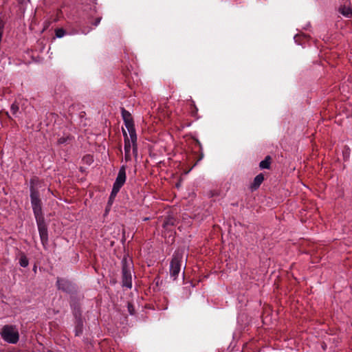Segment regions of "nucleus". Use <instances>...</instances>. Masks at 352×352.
<instances>
[{"label":"nucleus","mask_w":352,"mask_h":352,"mask_svg":"<svg viewBox=\"0 0 352 352\" xmlns=\"http://www.w3.org/2000/svg\"><path fill=\"white\" fill-rule=\"evenodd\" d=\"M168 223H168V221H166V222H164V227H166V226H167V225H168Z\"/></svg>","instance_id":"24"},{"label":"nucleus","mask_w":352,"mask_h":352,"mask_svg":"<svg viewBox=\"0 0 352 352\" xmlns=\"http://www.w3.org/2000/svg\"><path fill=\"white\" fill-rule=\"evenodd\" d=\"M57 135L56 144L58 146L72 144L74 140V137L69 132L67 128L63 130L62 135L57 133Z\"/></svg>","instance_id":"7"},{"label":"nucleus","mask_w":352,"mask_h":352,"mask_svg":"<svg viewBox=\"0 0 352 352\" xmlns=\"http://www.w3.org/2000/svg\"><path fill=\"white\" fill-rule=\"evenodd\" d=\"M131 268L130 263H129L126 258H124L122 260V285L129 289L132 287Z\"/></svg>","instance_id":"5"},{"label":"nucleus","mask_w":352,"mask_h":352,"mask_svg":"<svg viewBox=\"0 0 352 352\" xmlns=\"http://www.w3.org/2000/svg\"><path fill=\"white\" fill-rule=\"evenodd\" d=\"M100 21H101V17H97L95 19L94 22L93 23V25L94 26H97L100 23Z\"/></svg>","instance_id":"22"},{"label":"nucleus","mask_w":352,"mask_h":352,"mask_svg":"<svg viewBox=\"0 0 352 352\" xmlns=\"http://www.w3.org/2000/svg\"><path fill=\"white\" fill-rule=\"evenodd\" d=\"M190 113L192 117H193L195 120H197L199 118L198 116V109L196 107L194 101H190Z\"/></svg>","instance_id":"16"},{"label":"nucleus","mask_w":352,"mask_h":352,"mask_svg":"<svg viewBox=\"0 0 352 352\" xmlns=\"http://www.w3.org/2000/svg\"><path fill=\"white\" fill-rule=\"evenodd\" d=\"M122 133L124 136V160L126 162L131 161V148L133 147V144L128 134L126 131L122 129Z\"/></svg>","instance_id":"8"},{"label":"nucleus","mask_w":352,"mask_h":352,"mask_svg":"<svg viewBox=\"0 0 352 352\" xmlns=\"http://www.w3.org/2000/svg\"><path fill=\"white\" fill-rule=\"evenodd\" d=\"M272 157L270 155H267L259 163V167L261 169H270Z\"/></svg>","instance_id":"14"},{"label":"nucleus","mask_w":352,"mask_h":352,"mask_svg":"<svg viewBox=\"0 0 352 352\" xmlns=\"http://www.w3.org/2000/svg\"><path fill=\"white\" fill-rule=\"evenodd\" d=\"M0 334L3 340L8 343L16 344L19 340V331L14 325L7 324L3 326Z\"/></svg>","instance_id":"3"},{"label":"nucleus","mask_w":352,"mask_h":352,"mask_svg":"<svg viewBox=\"0 0 352 352\" xmlns=\"http://www.w3.org/2000/svg\"><path fill=\"white\" fill-rule=\"evenodd\" d=\"M120 190V188L113 186V188H112V190H111V195L109 197V201H111L112 199H113L116 197V196L117 195V194L118 193Z\"/></svg>","instance_id":"19"},{"label":"nucleus","mask_w":352,"mask_h":352,"mask_svg":"<svg viewBox=\"0 0 352 352\" xmlns=\"http://www.w3.org/2000/svg\"><path fill=\"white\" fill-rule=\"evenodd\" d=\"M299 37H300V36H298V35H296V36L294 37V39H295L296 42H297V41H298V38Z\"/></svg>","instance_id":"25"},{"label":"nucleus","mask_w":352,"mask_h":352,"mask_svg":"<svg viewBox=\"0 0 352 352\" xmlns=\"http://www.w3.org/2000/svg\"><path fill=\"white\" fill-rule=\"evenodd\" d=\"M6 115H7V116H8V118L9 119H11V118H10V116H9V114H8V112L6 113Z\"/></svg>","instance_id":"26"},{"label":"nucleus","mask_w":352,"mask_h":352,"mask_svg":"<svg viewBox=\"0 0 352 352\" xmlns=\"http://www.w3.org/2000/svg\"><path fill=\"white\" fill-rule=\"evenodd\" d=\"M39 184V179L38 177H33L30 180V192L32 193V190L38 191L36 186Z\"/></svg>","instance_id":"15"},{"label":"nucleus","mask_w":352,"mask_h":352,"mask_svg":"<svg viewBox=\"0 0 352 352\" xmlns=\"http://www.w3.org/2000/svg\"><path fill=\"white\" fill-rule=\"evenodd\" d=\"M75 336H80L83 331V320L82 318H78L76 319L75 321Z\"/></svg>","instance_id":"13"},{"label":"nucleus","mask_w":352,"mask_h":352,"mask_svg":"<svg viewBox=\"0 0 352 352\" xmlns=\"http://www.w3.org/2000/svg\"><path fill=\"white\" fill-rule=\"evenodd\" d=\"M127 309H128V311L129 312V314L131 315H134L135 314L134 306H133V305L131 302H128V304H127Z\"/></svg>","instance_id":"21"},{"label":"nucleus","mask_w":352,"mask_h":352,"mask_svg":"<svg viewBox=\"0 0 352 352\" xmlns=\"http://www.w3.org/2000/svg\"><path fill=\"white\" fill-rule=\"evenodd\" d=\"M126 179V166L123 165L120 167L113 186L121 188L124 184Z\"/></svg>","instance_id":"9"},{"label":"nucleus","mask_w":352,"mask_h":352,"mask_svg":"<svg viewBox=\"0 0 352 352\" xmlns=\"http://www.w3.org/2000/svg\"><path fill=\"white\" fill-rule=\"evenodd\" d=\"M196 142V144L199 146L200 150L202 149V146H201V144L200 143V142L197 140V139H194Z\"/></svg>","instance_id":"23"},{"label":"nucleus","mask_w":352,"mask_h":352,"mask_svg":"<svg viewBox=\"0 0 352 352\" xmlns=\"http://www.w3.org/2000/svg\"><path fill=\"white\" fill-rule=\"evenodd\" d=\"M121 114L124 122V125L127 129L129 136L133 144V154L135 157L138 156V144L137 135L135 129L134 122L131 113L126 110L124 107L121 108Z\"/></svg>","instance_id":"2"},{"label":"nucleus","mask_w":352,"mask_h":352,"mask_svg":"<svg viewBox=\"0 0 352 352\" xmlns=\"http://www.w3.org/2000/svg\"><path fill=\"white\" fill-rule=\"evenodd\" d=\"M72 309L73 315L75 318V319L78 318H82V311H81V307L78 302H74L71 304Z\"/></svg>","instance_id":"12"},{"label":"nucleus","mask_w":352,"mask_h":352,"mask_svg":"<svg viewBox=\"0 0 352 352\" xmlns=\"http://www.w3.org/2000/svg\"><path fill=\"white\" fill-rule=\"evenodd\" d=\"M263 181H264L263 174L260 173V174L257 175L254 177L253 182L250 185L251 190L252 191L257 190L259 188V186H261V184L263 183Z\"/></svg>","instance_id":"10"},{"label":"nucleus","mask_w":352,"mask_h":352,"mask_svg":"<svg viewBox=\"0 0 352 352\" xmlns=\"http://www.w3.org/2000/svg\"><path fill=\"white\" fill-rule=\"evenodd\" d=\"M340 13H341L343 16L347 18L352 17V7L349 4L346 5H341L338 9Z\"/></svg>","instance_id":"11"},{"label":"nucleus","mask_w":352,"mask_h":352,"mask_svg":"<svg viewBox=\"0 0 352 352\" xmlns=\"http://www.w3.org/2000/svg\"><path fill=\"white\" fill-rule=\"evenodd\" d=\"M201 158H203V154L202 153H201V155L199 160H201Z\"/></svg>","instance_id":"27"},{"label":"nucleus","mask_w":352,"mask_h":352,"mask_svg":"<svg viewBox=\"0 0 352 352\" xmlns=\"http://www.w3.org/2000/svg\"><path fill=\"white\" fill-rule=\"evenodd\" d=\"M33 213L36 221L41 243L45 249L48 245L47 226L45 222V218L42 210V201L40 198L39 191L32 190L30 195Z\"/></svg>","instance_id":"1"},{"label":"nucleus","mask_w":352,"mask_h":352,"mask_svg":"<svg viewBox=\"0 0 352 352\" xmlns=\"http://www.w3.org/2000/svg\"><path fill=\"white\" fill-rule=\"evenodd\" d=\"M10 111L14 116H16L17 113L19 111V105L17 102H14L12 104L10 107Z\"/></svg>","instance_id":"18"},{"label":"nucleus","mask_w":352,"mask_h":352,"mask_svg":"<svg viewBox=\"0 0 352 352\" xmlns=\"http://www.w3.org/2000/svg\"><path fill=\"white\" fill-rule=\"evenodd\" d=\"M56 287L58 290H61L67 294L72 293L75 289L74 285L71 281L59 277L56 279Z\"/></svg>","instance_id":"6"},{"label":"nucleus","mask_w":352,"mask_h":352,"mask_svg":"<svg viewBox=\"0 0 352 352\" xmlns=\"http://www.w3.org/2000/svg\"><path fill=\"white\" fill-rule=\"evenodd\" d=\"M183 255L179 252H175L170 263V276L173 280H175L181 271Z\"/></svg>","instance_id":"4"},{"label":"nucleus","mask_w":352,"mask_h":352,"mask_svg":"<svg viewBox=\"0 0 352 352\" xmlns=\"http://www.w3.org/2000/svg\"><path fill=\"white\" fill-rule=\"evenodd\" d=\"M29 264L28 257L24 253H21L19 258V265L23 267H26Z\"/></svg>","instance_id":"17"},{"label":"nucleus","mask_w":352,"mask_h":352,"mask_svg":"<svg viewBox=\"0 0 352 352\" xmlns=\"http://www.w3.org/2000/svg\"><path fill=\"white\" fill-rule=\"evenodd\" d=\"M56 36L62 38L66 34V31L63 28H58L55 30Z\"/></svg>","instance_id":"20"}]
</instances>
